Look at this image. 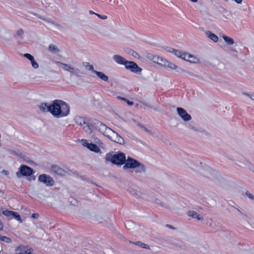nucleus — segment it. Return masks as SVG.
Listing matches in <instances>:
<instances>
[{
	"instance_id": "nucleus-1",
	"label": "nucleus",
	"mask_w": 254,
	"mask_h": 254,
	"mask_svg": "<svg viewBox=\"0 0 254 254\" xmlns=\"http://www.w3.org/2000/svg\"><path fill=\"white\" fill-rule=\"evenodd\" d=\"M39 107L41 111L49 112L57 118L66 117L70 112L69 105L65 102L61 100H54L50 105L47 103H42Z\"/></svg>"
},
{
	"instance_id": "nucleus-2",
	"label": "nucleus",
	"mask_w": 254,
	"mask_h": 254,
	"mask_svg": "<svg viewBox=\"0 0 254 254\" xmlns=\"http://www.w3.org/2000/svg\"><path fill=\"white\" fill-rule=\"evenodd\" d=\"M106 160L112 162L113 164L122 165L125 163L126 156L122 152L114 155L107 153L106 156Z\"/></svg>"
},
{
	"instance_id": "nucleus-3",
	"label": "nucleus",
	"mask_w": 254,
	"mask_h": 254,
	"mask_svg": "<svg viewBox=\"0 0 254 254\" xmlns=\"http://www.w3.org/2000/svg\"><path fill=\"white\" fill-rule=\"evenodd\" d=\"M74 122L77 125L82 127L86 132L90 131V126L89 124L88 121L86 118L76 116L74 119Z\"/></svg>"
},
{
	"instance_id": "nucleus-4",
	"label": "nucleus",
	"mask_w": 254,
	"mask_h": 254,
	"mask_svg": "<svg viewBox=\"0 0 254 254\" xmlns=\"http://www.w3.org/2000/svg\"><path fill=\"white\" fill-rule=\"evenodd\" d=\"M38 181L40 182L43 183L47 186H52L54 184L53 179L50 176L45 174L39 176Z\"/></svg>"
},
{
	"instance_id": "nucleus-5",
	"label": "nucleus",
	"mask_w": 254,
	"mask_h": 254,
	"mask_svg": "<svg viewBox=\"0 0 254 254\" xmlns=\"http://www.w3.org/2000/svg\"><path fill=\"white\" fill-rule=\"evenodd\" d=\"M125 67L126 69L136 73H140L142 71V68L139 67L134 62L128 61L127 63H126Z\"/></svg>"
},
{
	"instance_id": "nucleus-6",
	"label": "nucleus",
	"mask_w": 254,
	"mask_h": 254,
	"mask_svg": "<svg viewBox=\"0 0 254 254\" xmlns=\"http://www.w3.org/2000/svg\"><path fill=\"white\" fill-rule=\"evenodd\" d=\"M81 141L82 145L86 147L90 150L96 153H98L100 151V148L97 145L92 143H89L88 140L86 139H82Z\"/></svg>"
},
{
	"instance_id": "nucleus-7",
	"label": "nucleus",
	"mask_w": 254,
	"mask_h": 254,
	"mask_svg": "<svg viewBox=\"0 0 254 254\" xmlns=\"http://www.w3.org/2000/svg\"><path fill=\"white\" fill-rule=\"evenodd\" d=\"M140 166H141L140 163L137 160L131 158H128L125 165L124 166V168H135Z\"/></svg>"
},
{
	"instance_id": "nucleus-8",
	"label": "nucleus",
	"mask_w": 254,
	"mask_h": 254,
	"mask_svg": "<svg viewBox=\"0 0 254 254\" xmlns=\"http://www.w3.org/2000/svg\"><path fill=\"white\" fill-rule=\"evenodd\" d=\"M19 171L23 176H30L33 174V170L26 165H21L19 168Z\"/></svg>"
},
{
	"instance_id": "nucleus-9",
	"label": "nucleus",
	"mask_w": 254,
	"mask_h": 254,
	"mask_svg": "<svg viewBox=\"0 0 254 254\" xmlns=\"http://www.w3.org/2000/svg\"><path fill=\"white\" fill-rule=\"evenodd\" d=\"M179 115L184 121H189L191 119V117L187 111L182 108L178 107L177 109Z\"/></svg>"
},
{
	"instance_id": "nucleus-10",
	"label": "nucleus",
	"mask_w": 254,
	"mask_h": 254,
	"mask_svg": "<svg viewBox=\"0 0 254 254\" xmlns=\"http://www.w3.org/2000/svg\"><path fill=\"white\" fill-rule=\"evenodd\" d=\"M182 59L190 63H197L199 61V60L192 55L185 52H184Z\"/></svg>"
},
{
	"instance_id": "nucleus-11",
	"label": "nucleus",
	"mask_w": 254,
	"mask_h": 254,
	"mask_svg": "<svg viewBox=\"0 0 254 254\" xmlns=\"http://www.w3.org/2000/svg\"><path fill=\"white\" fill-rule=\"evenodd\" d=\"M51 171L54 174L60 176L64 175L65 173L64 170L63 168L57 165H53L51 167Z\"/></svg>"
},
{
	"instance_id": "nucleus-12",
	"label": "nucleus",
	"mask_w": 254,
	"mask_h": 254,
	"mask_svg": "<svg viewBox=\"0 0 254 254\" xmlns=\"http://www.w3.org/2000/svg\"><path fill=\"white\" fill-rule=\"evenodd\" d=\"M113 59L115 61V62L120 64H123L125 66L126 65V63H127L128 61L126 60L123 57L119 55H114L113 56Z\"/></svg>"
},
{
	"instance_id": "nucleus-13",
	"label": "nucleus",
	"mask_w": 254,
	"mask_h": 254,
	"mask_svg": "<svg viewBox=\"0 0 254 254\" xmlns=\"http://www.w3.org/2000/svg\"><path fill=\"white\" fill-rule=\"evenodd\" d=\"M206 34L207 36V37L210 39L211 40H212L214 42H217L218 41V37L217 35L214 34V33L210 32V31H207L206 32Z\"/></svg>"
},
{
	"instance_id": "nucleus-14",
	"label": "nucleus",
	"mask_w": 254,
	"mask_h": 254,
	"mask_svg": "<svg viewBox=\"0 0 254 254\" xmlns=\"http://www.w3.org/2000/svg\"><path fill=\"white\" fill-rule=\"evenodd\" d=\"M188 215L194 218H196L197 220H201L202 219V217L200 216V215L198 214L195 211L192 210H190L188 212Z\"/></svg>"
},
{
	"instance_id": "nucleus-15",
	"label": "nucleus",
	"mask_w": 254,
	"mask_h": 254,
	"mask_svg": "<svg viewBox=\"0 0 254 254\" xmlns=\"http://www.w3.org/2000/svg\"><path fill=\"white\" fill-rule=\"evenodd\" d=\"M94 73L102 80L104 81H107L108 80V77L103 72L97 71H94Z\"/></svg>"
},
{
	"instance_id": "nucleus-16",
	"label": "nucleus",
	"mask_w": 254,
	"mask_h": 254,
	"mask_svg": "<svg viewBox=\"0 0 254 254\" xmlns=\"http://www.w3.org/2000/svg\"><path fill=\"white\" fill-rule=\"evenodd\" d=\"M129 243L138 246L142 248L149 249V246L139 241L136 242H132L130 241H129Z\"/></svg>"
},
{
	"instance_id": "nucleus-17",
	"label": "nucleus",
	"mask_w": 254,
	"mask_h": 254,
	"mask_svg": "<svg viewBox=\"0 0 254 254\" xmlns=\"http://www.w3.org/2000/svg\"><path fill=\"white\" fill-rule=\"evenodd\" d=\"M14 212V211H13L5 210L2 212V214L7 217L8 219H12Z\"/></svg>"
},
{
	"instance_id": "nucleus-18",
	"label": "nucleus",
	"mask_w": 254,
	"mask_h": 254,
	"mask_svg": "<svg viewBox=\"0 0 254 254\" xmlns=\"http://www.w3.org/2000/svg\"><path fill=\"white\" fill-rule=\"evenodd\" d=\"M222 38L225 41V42L230 45H233L234 43V41L233 38H230L226 35H223Z\"/></svg>"
},
{
	"instance_id": "nucleus-19",
	"label": "nucleus",
	"mask_w": 254,
	"mask_h": 254,
	"mask_svg": "<svg viewBox=\"0 0 254 254\" xmlns=\"http://www.w3.org/2000/svg\"><path fill=\"white\" fill-rule=\"evenodd\" d=\"M25 248H26V246H23V245H20V246H18L15 249V254H17L18 253V254H19V253L22 254L23 253H24V250H25Z\"/></svg>"
},
{
	"instance_id": "nucleus-20",
	"label": "nucleus",
	"mask_w": 254,
	"mask_h": 254,
	"mask_svg": "<svg viewBox=\"0 0 254 254\" xmlns=\"http://www.w3.org/2000/svg\"><path fill=\"white\" fill-rule=\"evenodd\" d=\"M159 56L156 55H148L147 58L152 61L154 63H158Z\"/></svg>"
},
{
	"instance_id": "nucleus-21",
	"label": "nucleus",
	"mask_w": 254,
	"mask_h": 254,
	"mask_svg": "<svg viewBox=\"0 0 254 254\" xmlns=\"http://www.w3.org/2000/svg\"><path fill=\"white\" fill-rule=\"evenodd\" d=\"M168 63V61L165 59L159 57L158 59V63L157 64L162 66H166V64Z\"/></svg>"
},
{
	"instance_id": "nucleus-22",
	"label": "nucleus",
	"mask_w": 254,
	"mask_h": 254,
	"mask_svg": "<svg viewBox=\"0 0 254 254\" xmlns=\"http://www.w3.org/2000/svg\"><path fill=\"white\" fill-rule=\"evenodd\" d=\"M49 50L52 53H58L59 52V50L58 49L57 46L53 44H51L49 45Z\"/></svg>"
},
{
	"instance_id": "nucleus-23",
	"label": "nucleus",
	"mask_w": 254,
	"mask_h": 254,
	"mask_svg": "<svg viewBox=\"0 0 254 254\" xmlns=\"http://www.w3.org/2000/svg\"><path fill=\"white\" fill-rule=\"evenodd\" d=\"M172 53L177 57L182 59L184 52L178 50H173Z\"/></svg>"
},
{
	"instance_id": "nucleus-24",
	"label": "nucleus",
	"mask_w": 254,
	"mask_h": 254,
	"mask_svg": "<svg viewBox=\"0 0 254 254\" xmlns=\"http://www.w3.org/2000/svg\"><path fill=\"white\" fill-rule=\"evenodd\" d=\"M172 69H176L178 67L177 65L175 64L172 63L168 61V63L166 64V66Z\"/></svg>"
},
{
	"instance_id": "nucleus-25",
	"label": "nucleus",
	"mask_w": 254,
	"mask_h": 254,
	"mask_svg": "<svg viewBox=\"0 0 254 254\" xmlns=\"http://www.w3.org/2000/svg\"><path fill=\"white\" fill-rule=\"evenodd\" d=\"M83 64L89 70L92 71L94 72V71H95L94 69L93 66L92 65H91L89 63H88V62L83 63Z\"/></svg>"
},
{
	"instance_id": "nucleus-26",
	"label": "nucleus",
	"mask_w": 254,
	"mask_h": 254,
	"mask_svg": "<svg viewBox=\"0 0 254 254\" xmlns=\"http://www.w3.org/2000/svg\"><path fill=\"white\" fill-rule=\"evenodd\" d=\"M33 251V249L31 248H29V247L26 246L25 250H24V253H19L17 254H32Z\"/></svg>"
},
{
	"instance_id": "nucleus-27",
	"label": "nucleus",
	"mask_w": 254,
	"mask_h": 254,
	"mask_svg": "<svg viewBox=\"0 0 254 254\" xmlns=\"http://www.w3.org/2000/svg\"><path fill=\"white\" fill-rule=\"evenodd\" d=\"M117 137L116 139L114 140V141L117 143H118L120 144H122L124 143V139L120 136H118V134H116Z\"/></svg>"
},
{
	"instance_id": "nucleus-28",
	"label": "nucleus",
	"mask_w": 254,
	"mask_h": 254,
	"mask_svg": "<svg viewBox=\"0 0 254 254\" xmlns=\"http://www.w3.org/2000/svg\"><path fill=\"white\" fill-rule=\"evenodd\" d=\"M15 218L16 220H17L19 223H22V220L20 216V215L16 212H14V214L12 216V218Z\"/></svg>"
},
{
	"instance_id": "nucleus-29",
	"label": "nucleus",
	"mask_w": 254,
	"mask_h": 254,
	"mask_svg": "<svg viewBox=\"0 0 254 254\" xmlns=\"http://www.w3.org/2000/svg\"><path fill=\"white\" fill-rule=\"evenodd\" d=\"M62 64L64 66V69L67 71H70L71 72H73L74 68L71 67L70 65L67 64L62 63Z\"/></svg>"
},
{
	"instance_id": "nucleus-30",
	"label": "nucleus",
	"mask_w": 254,
	"mask_h": 254,
	"mask_svg": "<svg viewBox=\"0 0 254 254\" xmlns=\"http://www.w3.org/2000/svg\"><path fill=\"white\" fill-rule=\"evenodd\" d=\"M1 241L5 242L6 243H7V244L11 243L12 242L10 238L7 237L6 236H2V237L1 239Z\"/></svg>"
},
{
	"instance_id": "nucleus-31",
	"label": "nucleus",
	"mask_w": 254,
	"mask_h": 254,
	"mask_svg": "<svg viewBox=\"0 0 254 254\" xmlns=\"http://www.w3.org/2000/svg\"><path fill=\"white\" fill-rule=\"evenodd\" d=\"M24 56L27 58L29 60H30L31 62L32 61H34V58L33 56L30 55V54H25L24 55Z\"/></svg>"
},
{
	"instance_id": "nucleus-32",
	"label": "nucleus",
	"mask_w": 254,
	"mask_h": 254,
	"mask_svg": "<svg viewBox=\"0 0 254 254\" xmlns=\"http://www.w3.org/2000/svg\"><path fill=\"white\" fill-rule=\"evenodd\" d=\"M31 64H32V66L34 68H37L38 67H39V64H38L35 61V59H34V61H32L31 62Z\"/></svg>"
},
{
	"instance_id": "nucleus-33",
	"label": "nucleus",
	"mask_w": 254,
	"mask_h": 254,
	"mask_svg": "<svg viewBox=\"0 0 254 254\" xmlns=\"http://www.w3.org/2000/svg\"><path fill=\"white\" fill-rule=\"evenodd\" d=\"M96 15L100 18L102 19H106L107 18V16L105 15H100L99 14H96Z\"/></svg>"
},
{
	"instance_id": "nucleus-34",
	"label": "nucleus",
	"mask_w": 254,
	"mask_h": 254,
	"mask_svg": "<svg viewBox=\"0 0 254 254\" xmlns=\"http://www.w3.org/2000/svg\"><path fill=\"white\" fill-rule=\"evenodd\" d=\"M32 218L34 219H38L39 217V215L37 213H33L31 216Z\"/></svg>"
},
{
	"instance_id": "nucleus-35",
	"label": "nucleus",
	"mask_w": 254,
	"mask_h": 254,
	"mask_svg": "<svg viewBox=\"0 0 254 254\" xmlns=\"http://www.w3.org/2000/svg\"><path fill=\"white\" fill-rule=\"evenodd\" d=\"M23 34V31L22 29H19L17 31V35L21 37Z\"/></svg>"
},
{
	"instance_id": "nucleus-36",
	"label": "nucleus",
	"mask_w": 254,
	"mask_h": 254,
	"mask_svg": "<svg viewBox=\"0 0 254 254\" xmlns=\"http://www.w3.org/2000/svg\"><path fill=\"white\" fill-rule=\"evenodd\" d=\"M246 195H247L248 196V197H249V198H250V199H254V196H253V195L251 193H249V192H247L246 193Z\"/></svg>"
},
{
	"instance_id": "nucleus-37",
	"label": "nucleus",
	"mask_w": 254,
	"mask_h": 254,
	"mask_svg": "<svg viewBox=\"0 0 254 254\" xmlns=\"http://www.w3.org/2000/svg\"><path fill=\"white\" fill-rule=\"evenodd\" d=\"M173 50H175V49L172 48H171V47H167V50L169 52L172 53Z\"/></svg>"
},
{
	"instance_id": "nucleus-38",
	"label": "nucleus",
	"mask_w": 254,
	"mask_h": 254,
	"mask_svg": "<svg viewBox=\"0 0 254 254\" xmlns=\"http://www.w3.org/2000/svg\"><path fill=\"white\" fill-rule=\"evenodd\" d=\"M166 226L169 228H170V229H175V228L172 226V225H169V224H166Z\"/></svg>"
},
{
	"instance_id": "nucleus-39",
	"label": "nucleus",
	"mask_w": 254,
	"mask_h": 254,
	"mask_svg": "<svg viewBox=\"0 0 254 254\" xmlns=\"http://www.w3.org/2000/svg\"><path fill=\"white\" fill-rule=\"evenodd\" d=\"M236 3L240 4L242 2L243 0H234Z\"/></svg>"
},
{
	"instance_id": "nucleus-40",
	"label": "nucleus",
	"mask_w": 254,
	"mask_h": 254,
	"mask_svg": "<svg viewBox=\"0 0 254 254\" xmlns=\"http://www.w3.org/2000/svg\"><path fill=\"white\" fill-rule=\"evenodd\" d=\"M127 103H128L129 105H132V104H133V102H131V101H127Z\"/></svg>"
},
{
	"instance_id": "nucleus-41",
	"label": "nucleus",
	"mask_w": 254,
	"mask_h": 254,
	"mask_svg": "<svg viewBox=\"0 0 254 254\" xmlns=\"http://www.w3.org/2000/svg\"><path fill=\"white\" fill-rule=\"evenodd\" d=\"M89 12H90V14H96V13H95L94 12H93L92 10H90Z\"/></svg>"
},
{
	"instance_id": "nucleus-42",
	"label": "nucleus",
	"mask_w": 254,
	"mask_h": 254,
	"mask_svg": "<svg viewBox=\"0 0 254 254\" xmlns=\"http://www.w3.org/2000/svg\"><path fill=\"white\" fill-rule=\"evenodd\" d=\"M2 236L0 234V240L1 241V239L2 238Z\"/></svg>"
},
{
	"instance_id": "nucleus-43",
	"label": "nucleus",
	"mask_w": 254,
	"mask_h": 254,
	"mask_svg": "<svg viewBox=\"0 0 254 254\" xmlns=\"http://www.w3.org/2000/svg\"><path fill=\"white\" fill-rule=\"evenodd\" d=\"M17 176L19 177V172L16 173Z\"/></svg>"
},
{
	"instance_id": "nucleus-44",
	"label": "nucleus",
	"mask_w": 254,
	"mask_h": 254,
	"mask_svg": "<svg viewBox=\"0 0 254 254\" xmlns=\"http://www.w3.org/2000/svg\"><path fill=\"white\" fill-rule=\"evenodd\" d=\"M144 167L143 166H142V170H144Z\"/></svg>"
},
{
	"instance_id": "nucleus-45",
	"label": "nucleus",
	"mask_w": 254,
	"mask_h": 254,
	"mask_svg": "<svg viewBox=\"0 0 254 254\" xmlns=\"http://www.w3.org/2000/svg\"><path fill=\"white\" fill-rule=\"evenodd\" d=\"M251 98L252 99H254V96H253V97L252 96V97H251Z\"/></svg>"
},
{
	"instance_id": "nucleus-46",
	"label": "nucleus",
	"mask_w": 254,
	"mask_h": 254,
	"mask_svg": "<svg viewBox=\"0 0 254 254\" xmlns=\"http://www.w3.org/2000/svg\"><path fill=\"white\" fill-rule=\"evenodd\" d=\"M123 99L124 100H126L125 98H123Z\"/></svg>"
}]
</instances>
